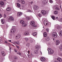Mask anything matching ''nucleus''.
<instances>
[{
  "instance_id": "obj_1",
  "label": "nucleus",
  "mask_w": 62,
  "mask_h": 62,
  "mask_svg": "<svg viewBox=\"0 0 62 62\" xmlns=\"http://www.w3.org/2000/svg\"><path fill=\"white\" fill-rule=\"evenodd\" d=\"M47 50L48 52V54H53L54 53V51L53 50L50 48L48 49Z\"/></svg>"
},
{
  "instance_id": "obj_2",
  "label": "nucleus",
  "mask_w": 62,
  "mask_h": 62,
  "mask_svg": "<svg viewBox=\"0 0 62 62\" xmlns=\"http://www.w3.org/2000/svg\"><path fill=\"white\" fill-rule=\"evenodd\" d=\"M41 13L43 15H46L47 14L46 11L44 10H42L41 11Z\"/></svg>"
},
{
  "instance_id": "obj_3",
  "label": "nucleus",
  "mask_w": 62,
  "mask_h": 62,
  "mask_svg": "<svg viewBox=\"0 0 62 62\" xmlns=\"http://www.w3.org/2000/svg\"><path fill=\"white\" fill-rule=\"evenodd\" d=\"M35 22L34 21H31V25L33 26V27H36L37 26L36 25H35Z\"/></svg>"
},
{
  "instance_id": "obj_4",
  "label": "nucleus",
  "mask_w": 62,
  "mask_h": 62,
  "mask_svg": "<svg viewBox=\"0 0 62 62\" xmlns=\"http://www.w3.org/2000/svg\"><path fill=\"white\" fill-rule=\"evenodd\" d=\"M57 34L55 32H53L52 33V36L54 38H57Z\"/></svg>"
},
{
  "instance_id": "obj_5",
  "label": "nucleus",
  "mask_w": 62,
  "mask_h": 62,
  "mask_svg": "<svg viewBox=\"0 0 62 62\" xmlns=\"http://www.w3.org/2000/svg\"><path fill=\"white\" fill-rule=\"evenodd\" d=\"M10 30L11 32L12 33H14L16 31V29L14 28H12Z\"/></svg>"
},
{
  "instance_id": "obj_6",
  "label": "nucleus",
  "mask_w": 62,
  "mask_h": 62,
  "mask_svg": "<svg viewBox=\"0 0 62 62\" xmlns=\"http://www.w3.org/2000/svg\"><path fill=\"white\" fill-rule=\"evenodd\" d=\"M17 5L18 7L19 8L21 9H23V7H21V4L19 3H17Z\"/></svg>"
},
{
  "instance_id": "obj_7",
  "label": "nucleus",
  "mask_w": 62,
  "mask_h": 62,
  "mask_svg": "<svg viewBox=\"0 0 62 62\" xmlns=\"http://www.w3.org/2000/svg\"><path fill=\"white\" fill-rule=\"evenodd\" d=\"M48 3V0H43V4L44 5H46Z\"/></svg>"
},
{
  "instance_id": "obj_8",
  "label": "nucleus",
  "mask_w": 62,
  "mask_h": 62,
  "mask_svg": "<svg viewBox=\"0 0 62 62\" xmlns=\"http://www.w3.org/2000/svg\"><path fill=\"white\" fill-rule=\"evenodd\" d=\"M11 43H12L13 44H20V43L19 42V41H16L14 42V43H13L12 42H11Z\"/></svg>"
},
{
  "instance_id": "obj_9",
  "label": "nucleus",
  "mask_w": 62,
  "mask_h": 62,
  "mask_svg": "<svg viewBox=\"0 0 62 62\" xmlns=\"http://www.w3.org/2000/svg\"><path fill=\"white\" fill-rule=\"evenodd\" d=\"M22 14H23V13L21 12H18L17 13V16L18 17H19V16H21L22 15Z\"/></svg>"
},
{
  "instance_id": "obj_10",
  "label": "nucleus",
  "mask_w": 62,
  "mask_h": 62,
  "mask_svg": "<svg viewBox=\"0 0 62 62\" xmlns=\"http://www.w3.org/2000/svg\"><path fill=\"white\" fill-rule=\"evenodd\" d=\"M38 8H39V7L37 5H35L33 7V8L34 10H36V9H38Z\"/></svg>"
},
{
  "instance_id": "obj_11",
  "label": "nucleus",
  "mask_w": 62,
  "mask_h": 62,
  "mask_svg": "<svg viewBox=\"0 0 62 62\" xmlns=\"http://www.w3.org/2000/svg\"><path fill=\"white\" fill-rule=\"evenodd\" d=\"M29 34V33L27 32H26L23 33V35L24 36H27V35H28Z\"/></svg>"
},
{
  "instance_id": "obj_12",
  "label": "nucleus",
  "mask_w": 62,
  "mask_h": 62,
  "mask_svg": "<svg viewBox=\"0 0 62 62\" xmlns=\"http://www.w3.org/2000/svg\"><path fill=\"white\" fill-rule=\"evenodd\" d=\"M1 21L2 24H4L5 23V20L3 19H2L1 20Z\"/></svg>"
},
{
  "instance_id": "obj_13",
  "label": "nucleus",
  "mask_w": 62,
  "mask_h": 62,
  "mask_svg": "<svg viewBox=\"0 0 62 62\" xmlns=\"http://www.w3.org/2000/svg\"><path fill=\"white\" fill-rule=\"evenodd\" d=\"M40 60L41 61L43 62L45 60V58L43 57H41L40 58Z\"/></svg>"
},
{
  "instance_id": "obj_14",
  "label": "nucleus",
  "mask_w": 62,
  "mask_h": 62,
  "mask_svg": "<svg viewBox=\"0 0 62 62\" xmlns=\"http://www.w3.org/2000/svg\"><path fill=\"white\" fill-rule=\"evenodd\" d=\"M56 44L58 45H59V43H60V41L58 40H57L56 41Z\"/></svg>"
},
{
  "instance_id": "obj_15",
  "label": "nucleus",
  "mask_w": 62,
  "mask_h": 62,
  "mask_svg": "<svg viewBox=\"0 0 62 62\" xmlns=\"http://www.w3.org/2000/svg\"><path fill=\"white\" fill-rule=\"evenodd\" d=\"M9 19L10 21H14V18L12 16H11L9 18Z\"/></svg>"
},
{
  "instance_id": "obj_16",
  "label": "nucleus",
  "mask_w": 62,
  "mask_h": 62,
  "mask_svg": "<svg viewBox=\"0 0 62 62\" xmlns=\"http://www.w3.org/2000/svg\"><path fill=\"white\" fill-rule=\"evenodd\" d=\"M43 36L44 37H46L47 36V32L44 33Z\"/></svg>"
},
{
  "instance_id": "obj_17",
  "label": "nucleus",
  "mask_w": 62,
  "mask_h": 62,
  "mask_svg": "<svg viewBox=\"0 0 62 62\" xmlns=\"http://www.w3.org/2000/svg\"><path fill=\"white\" fill-rule=\"evenodd\" d=\"M11 8L9 7L7 8L6 9V10L8 11H9L11 10Z\"/></svg>"
},
{
  "instance_id": "obj_18",
  "label": "nucleus",
  "mask_w": 62,
  "mask_h": 62,
  "mask_svg": "<svg viewBox=\"0 0 62 62\" xmlns=\"http://www.w3.org/2000/svg\"><path fill=\"white\" fill-rule=\"evenodd\" d=\"M57 60L59 62H61L62 61V59H61V58H57Z\"/></svg>"
},
{
  "instance_id": "obj_19",
  "label": "nucleus",
  "mask_w": 62,
  "mask_h": 62,
  "mask_svg": "<svg viewBox=\"0 0 62 62\" xmlns=\"http://www.w3.org/2000/svg\"><path fill=\"white\" fill-rule=\"evenodd\" d=\"M50 39L49 37L48 36L46 38V41H49Z\"/></svg>"
},
{
  "instance_id": "obj_20",
  "label": "nucleus",
  "mask_w": 62,
  "mask_h": 62,
  "mask_svg": "<svg viewBox=\"0 0 62 62\" xmlns=\"http://www.w3.org/2000/svg\"><path fill=\"white\" fill-rule=\"evenodd\" d=\"M3 56H4L6 55L5 54V53L4 51H2L1 52Z\"/></svg>"
},
{
  "instance_id": "obj_21",
  "label": "nucleus",
  "mask_w": 62,
  "mask_h": 62,
  "mask_svg": "<svg viewBox=\"0 0 62 62\" xmlns=\"http://www.w3.org/2000/svg\"><path fill=\"white\" fill-rule=\"evenodd\" d=\"M33 35V36H36L37 35V32H33L32 34Z\"/></svg>"
},
{
  "instance_id": "obj_22",
  "label": "nucleus",
  "mask_w": 62,
  "mask_h": 62,
  "mask_svg": "<svg viewBox=\"0 0 62 62\" xmlns=\"http://www.w3.org/2000/svg\"><path fill=\"white\" fill-rule=\"evenodd\" d=\"M21 3L22 4H25V1H24V0H21Z\"/></svg>"
},
{
  "instance_id": "obj_23",
  "label": "nucleus",
  "mask_w": 62,
  "mask_h": 62,
  "mask_svg": "<svg viewBox=\"0 0 62 62\" xmlns=\"http://www.w3.org/2000/svg\"><path fill=\"white\" fill-rule=\"evenodd\" d=\"M54 13L55 15H56L58 14V12L57 11H55L54 12Z\"/></svg>"
},
{
  "instance_id": "obj_24",
  "label": "nucleus",
  "mask_w": 62,
  "mask_h": 62,
  "mask_svg": "<svg viewBox=\"0 0 62 62\" xmlns=\"http://www.w3.org/2000/svg\"><path fill=\"white\" fill-rule=\"evenodd\" d=\"M26 25V24L24 23L22 24V26L23 27H25Z\"/></svg>"
},
{
  "instance_id": "obj_25",
  "label": "nucleus",
  "mask_w": 62,
  "mask_h": 62,
  "mask_svg": "<svg viewBox=\"0 0 62 62\" xmlns=\"http://www.w3.org/2000/svg\"><path fill=\"white\" fill-rule=\"evenodd\" d=\"M0 4L1 5V6H3L4 4V2H3V1H1L0 2Z\"/></svg>"
},
{
  "instance_id": "obj_26",
  "label": "nucleus",
  "mask_w": 62,
  "mask_h": 62,
  "mask_svg": "<svg viewBox=\"0 0 62 62\" xmlns=\"http://www.w3.org/2000/svg\"><path fill=\"white\" fill-rule=\"evenodd\" d=\"M59 35L60 36L62 37V31H61L60 32V33H59Z\"/></svg>"
},
{
  "instance_id": "obj_27",
  "label": "nucleus",
  "mask_w": 62,
  "mask_h": 62,
  "mask_svg": "<svg viewBox=\"0 0 62 62\" xmlns=\"http://www.w3.org/2000/svg\"><path fill=\"white\" fill-rule=\"evenodd\" d=\"M40 48V46H36V49H39Z\"/></svg>"
},
{
  "instance_id": "obj_28",
  "label": "nucleus",
  "mask_w": 62,
  "mask_h": 62,
  "mask_svg": "<svg viewBox=\"0 0 62 62\" xmlns=\"http://www.w3.org/2000/svg\"><path fill=\"white\" fill-rule=\"evenodd\" d=\"M24 39L26 42H27V41H28V38H25Z\"/></svg>"
},
{
  "instance_id": "obj_29",
  "label": "nucleus",
  "mask_w": 62,
  "mask_h": 62,
  "mask_svg": "<svg viewBox=\"0 0 62 62\" xmlns=\"http://www.w3.org/2000/svg\"><path fill=\"white\" fill-rule=\"evenodd\" d=\"M20 23L21 24H23V23H24V22L23 21L21 20L20 21Z\"/></svg>"
},
{
  "instance_id": "obj_30",
  "label": "nucleus",
  "mask_w": 62,
  "mask_h": 62,
  "mask_svg": "<svg viewBox=\"0 0 62 62\" xmlns=\"http://www.w3.org/2000/svg\"><path fill=\"white\" fill-rule=\"evenodd\" d=\"M34 53L35 54H38V51L37 50H35L34 51Z\"/></svg>"
},
{
  "instance_id": "obj_31",
  "label": "nucleus",
  "mask_w": 62,
  "mask_h": 62,
  "mask_svg": "<svg viewBox=\"0 0 62 62\" xmlns=\"http://www.w3.org/2000/svg\"><path fill=\"white\" fill-rule=\"evenodd\" d=\"M27 12H32V11L30 10H27L26 11Z\"/></svg>"
},
{
  "instance_id": "obj_32",
  "label": "nucleus",
  "mask_w": 62,
  "mask_h": 62,
  "mask_svg": "<svg viewBox=\"0 0 62 62\" xmlns=\"http://www.w3.org/2000/svg\"><path fill=\"white\" fill-rule=\"evenodd\" d=\"M55 9L56 10H60V9L57 7H56L55 8Z\"/></svg>"
},
{
  "instance_id": "obj_33",
  "label": "nucleus",
  "mask_w": 62,
  "mask_h": 62,
  "mask_svg": "<svg viewBox=\"0 0 62 62\" xmlns=\"http://www.w3.org/2000/svg\"><path fill=\"white\" fill-rule=\"evenodd\" d=\"M42 15L41 14H39L38 15V16L39 17H42Z\"/></svg>"
},
{
  "instance_id": "obj_34",
  "label": "nucleus",
  "mask_w": 62,
  "mask_h": 62,
  "mask_svg": "<svg viewBox=\"0 0 62 62\" xmlns=\"http://www.w3.org/2000/svg\"><path fill=\"white\" fill-rule=\"evenodd\" d=\"M26 45L27 46H29L30 45V44H29V43H28L26 44Z\"/></svg>"
},
{
  "instance_id": "obj_35",
  "label": "nucleus",
  "mask_w": 62,
  "mask_h": 62,
  "mask_svg": "<svg viewBox=\"0 0 62 62\" xmlns=\"http://www.w3.org/2000/svg\"><path fill=\"white\" fill-rule=\"evenodd\" d=\"M51 18L54 20L55 19V17L54 16H52Z\"/></svg>"
},
{
  "instance_id": "obj_36",
  "label": "nucleus",
  "mask_w": 62,
  "mask_h": 62,
  "mask_svg": "<svg viewBox=\"0 0 62 62\" xmlns=\"http://www.w3.org/2000/svg\"><path fill=\"white\" fill-rule=\"evenodd\" d=\"M59 22H62V18H60L59 19Z\"/></svg>"
},
{
  "instance_id": "obj_37",
  "label": "nucleus",
  "mask_w": 62,
  "mask_h": 62,
  "mask_svg": "<svg viewBox=\"0 0 62 62\" xmlns=\"http://www.w3.org/2000/svg\"><path fill=\"white\" fill-rule=\"evenodd\" d=\"M16 39H19V37H18L17 35H16Z\"/></svg>"
},
{
  "instance_id": "obj_38",
  "label": "nucleus",
  "mask_w": 62,
  "mask_h": 62,
  "mask_svg": "<svg viewBox=\"0 0 62 62\" xmlns=\"http://www.w3.org/2000/svg\"><path fill=\"white\" fill-rule=\"evenodd\" d=\"M9 36H10V37H11L12 36V34H11V33H9Z\"/></svg>"
},
{
  "instance_id": "obj_39",
  "label": "nucleus",
  "mask_w": 62,
  "mask_h": 62,
  "mask_svg": "<svg viewBox=\"0 0 62 62\" xmlns=\"http://www.w3.org/2000/svg\"><path fill=\"white\" fill-rule=\"evenodd\" d=\"M18 36V38H20V37H21V35L19 34H18L17 35Z\"/></svg>"
},
{
  "instance_id": "obj_40",
  "label": "nucleus",
  "mask_w": 62,
  "mask_h": 62,
  "mask_svg": "<svg viewBox=\"0 0 62 62\" xmlns=\"http://www.w3.org/2000/svg\"><path fill=\"white\" fill-rule=\"evenodd\" d=\"M14 58L16 60L17 59V57L16 56H15L14 57Z\"/></svg>"
},
{
  "instance_id": "obj_41",
  "label": "nucleus",
  "mask_w": 62,
  "mask_h": 62,
  "mask_svg": "<svg viewBox=\"0 0 62 62\" xmlns=\"http://www.w3.org/2000/svg\"><path fill=\"white\" fill-rule=\"evenodd\" d=\"M57 29H60V27L59 26V25L57 26Z\"/></svg>"
},
{
  "instance_id": "obj_42",
  "label": "nucleus",
  "mask_w": 62,
  "mask_h": 62,
  "mask_svg": "<svg viewBox=\"0 0 62 62\" xmlns=\"http://www.w3.org/2000/svg\"><path fill=\"white\" fill-rule=\"evenodd\" d=\"M30 19V18L29 17H27V19L28 20H29Z\"/></svg>"
},
{
  "instance_id": "obj_43",
  "label": "nucleus",
  "mask_w": 62,
  "mask_h": 62,
  "mask_svg": "<svg viewBox=\"0 0 62 62\" xmlns=\"http://www.w3.org/2000/svg\"><path fill=\"white\" fill-rule=\"evenodd\" d=\"M50 3H53V1L52 0H50Z\"/></svg>"
},
{
  "instance_id": "obj_44",
  "label": "nucleus",
  "mask_w": 62,
  "mask_h": 62,
  "mask_svg": "<svg viewBox=\"0 0 62 62\" xmlns=\"http://www.w3.org/2000/svg\"><path fill=\"white\" fill-rule=\"evenodd\" d=\"M17 54H19V55H21V54L20 53H19V52H17Z\"/></svg>"
},
{
  "instance_id": "obj_45",
  "label": "nucleus",
  "mask_w": 62,
  "mask_h": 62,
  "mask_svg": "<svg viewBox=\"0 0 62 62\" xmlns=\"http://www.w3.org/2000/svg\"><path fill=\"white\" fill-rule=\"evenodd\" d=\"M59 55H60V56H62V54L61 53H60L59 54Z\"/></svg>"
},
{
  "instance_id": "obj_46",
  "label": "nucleus",
  "mask_w": 62,
  "mask_h": 62,
  "mask_svg": "<svg viewBox=\"0 0 62 62\" xmlns=\"http://www.w3.org/2000/svg\"><path fill=\"white\" fill-rule=\"evenodd\" d=\"M58 26V25L57 24V25H55V27H57Z\"/></svg>"
},
{
  "instance_id": "obj_47",
  "label": "nucleus",
  "mask_w": 62,
  "mask_h": 62,
  "mask_svg": "<svg viewBox=\"0 0 62 62\" xmlns=\"http://www.w3.org/2000/svg\"><path fill=\"white\" fill-rule=\"evenodd\" d=\"M28 56L29 58H30L31 56H30V55L28 54Z\"/></svg>"
},
{
  "instance_id": "obj_48",
  "label": "nucleus",
  "mask_w": 62,
  "mask_h": 62,
  "mask_svg": "<svg viewBox=\"0 0 62 62\" xmlns=\"http://www.w3.org/2000/svg\"><path fill=\"white\" fill-rule=\"evenodd\" d=\"M46 31H47V32H49V29L47 28L46 29Z\"/></svg>"
},
{
  "instance_id": "obj_49",
  "label": "nucleus",
  "mask_w": 62,
  "mask_h": 62,
  "mask_svg": "<svg viewBox=\"0 0 62 62\" xmlns=\"http://www.w3.org/2000/svg\"><path fill=\"white\" fill-rule=\"evenodd\" d=\"M4 16L5 18H6V16H7L6 15V14H4Z\"/></svg>"
},
{
  "instance_id": "obj_50",
  "label": "nucleus",
  "mask_w": 62,
  "mask_h": 62,
  "mask_svg": "<svg viewBox=\"0 0 62 62\" xmlns=\"http://www.w3.org/2000/svg\"><path fill=\"white\" fill-rule=\"evenodd\" d=\"M30 42L32 43L33 42V40H30Z\"/></svg>"
},
{
  "instance_id": "obj_51",
  "label": "nucleus",
  "mask_w": 62,
  "mask_h": 62,
  "mask_svg": "<svg viewBox=\"0 0 62 62\" xmlns=\"http://www.w3.org/2000/svg\"><path fill=\"white\" fill-rule=\"evenodd\" d=\"M33 1H31L30 2V3L31 4H33Z\"/></svg>"
},
{
  "instance_id": "obj_52",
  "label": "nucleus",
  "mask_w": 62,
  "mask_h": 62,
  "mask_svg": "<svg viewBox=\"0 0 62 62\" xmlns=\"http://www.w3.org/2000/svg\"><path fill=\"white\" fill-rule=\"evenodd\" d=\"M16 47L17 48H19V46H16Z\"/></svg>"
},
{
  "instance_id": "obj_53",
  "label": "nucleus",
  "mask_w": 62,
  "mask_h": 62,
  "mask_svg": "<svg viewBox=\"0 0 62 62\" xmlns=\"http://www.w3.org/2000/svg\"><path fill=\"white\" fill-rule=\"evenodd\" d=\"M2 17V15L0 14V18H1Z\"/></svg>"
},
{
  "instance_id": "obj_54",
  "label": "nucleus",
  "mask_w": 62,
  "mask_h": 62,
  "mask_svg": "<svg viewBox=\"0 0 62 62\" xmlns=\"http://www.w3.org/2000/svg\"><path fill=\"white\" fill-rule=\"evenodd\" d=\"M4 43H8V42L7 41H5Z\"/></svg>"
},
{
  "instance_id": "obj_55",
  "label": "nucleus",
  "mask_w": 62,
  "mask_h": 62,
  "mask_svg": "<svg viewBox=\"0 0 62 62\" xmlns=\"http://www.w3.org/2000/svg\"><path fill=\"white\" fill-rule=\"evenodd\" d=\"M9 50L10 51V52H11V48H9Z\"/></svg>"
},
{
  "instance_id": "obj_56",
  "label": "nucleus",
  "mask_w": 62,
  "mask_h": 62,
  "mask_svg": "<svg viewBox=\"0 0 62 62\" xmlns=\"http://www.w3.org/2000/svg\"><path fill=\"white\" fill-rule=\"evenodd\" d=\"M13 62H16V60H14L13 61Z\"/></svg>"
},
{
  "instance_id": "obj_57",
  "label": "nucleus",
  "mask_w": 62,
  "mask_h": 62,
  "mask_svg": "<svg viewBox=\"0 0 62 62\" xmlns=\"http://www.w3.org/2000/svg\"><path fill=\"white\" fill-rule=\"evenodd\" d=\"M56 19H58V17H57L56 18H55Z\"/></svg>"
},
{
  "instance_id": "obj_58",
  "label": "nucleus",
  "mask_w": 62,
  "mask_h": 62,
  "mask_svg": "<svg viewBox=\"0 0 62 62\" xmlns=\"http://www.w3.org/2000/svg\"><path fill=\"white\" fill-rule=\"evenodd\" d=\"M28 54H29V51H28Z\"/></svg>"
},
{
  "instance_id": "obj_59",
  "label": "nucleus",
  "mask_w": 62,
  "mask_h": 62,
  "mask_svg": "<svg viewBox=\"0 0 62 62\" xmlns=\"http://www.w3.org/2000/svg\"><path fill=\"white\" fill-rule=\"evenodd\" d=\"M17 2H19H19H20V0H18V1H17Z\"/></svg>"
},
{
  "instance_id": "obj_60",
  "label": "nucleus",
  "mask_w": 62,
  "mask_h": 62,
  "mask_svg": "<svg viewBox=\"0 0 62 62\" xmlns=\"http://www.w3.org/2000/svg\"><path fill=\"white\" fill-rule=\"evenodd\" d=\"M1 39H0V44L1 43Z\"/></svg>"
},
{
  "instance_id": "obj_61",
  "label": "nucleus",
  "mask_w": 62,
  "mask_h": 62,
  "mask_svg": "<svg viewBox=\"0 0 62 62\" xmlns=\"http://www.w3.org/2000/svg\"><path fill=\"white\" fill-rule=\"evenodd\" d=\"M15 51L16 52H17V51H16V50H15Z\"/></svg>"
},
{
  "instance_id": "obj_62",
  "label": "nucleus",
  "mask_w": 62,
  "mask_h": 62,
  "mask_svg": "<svg viewBox=\"0 0 62 62\" xmlns=\"http://www.w3.org/2000/svg\"><path fill=\"white\" fill-rule=\"evenodd\" d=\"M46 25H48V23H46Z\"/></svg>"
},
{
  "instance_id": "obj_63",
  "label": "nucleus",
  "mask_w": 62,
  "mask_h": 62,
  "mask_svg": "<svg viewBox=\"0 0 62 62\" xmlns=\"http://www.w3.org/2000/svg\"><path fill=\"white\" fill-rule=\"evenodd\" d=\"M9 40V42H11V40Z\"/></svg>"
},
{
  "instance_id": "obj_64",
  "label": "nucleus",
  "mask_w": 62,
  "mask_h": 62,
  "mask_svg": "<svg viewBox=\"0 0 62 62\" xmlns=\"http://www.w3.org/2000/svg\"><path fill=\"white\" fill-rule=\"evenodd\" d=\"M31 55H32V54H31Z\"/></svg>"
}]
</instances>
